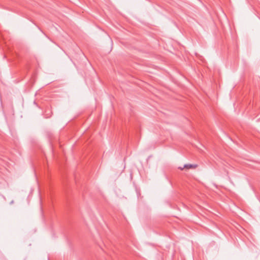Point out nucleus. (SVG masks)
Wrapping results in <instances>:
<instances>
[{
    "instance_id": "nucleus-1",
    "label": "nucleus",
    "mask_w": 260,
    "mask_h": 260,
    "mask_svg": "<svg viewBox=\"0 0 260 260\" xmlns=\"http://www.w3.org/2000/svg\"><path fill=\"white\" fill-rule=\"evenodd\" d=\"M197 165L185 164L183 166V168L186 169H195L197 167Z\"/></svg>"
},
{
    "instance_id": "nucleus-2",
    "label": "nucleus",
    "mask_w": 260,
    "mask_h": 260,
    "mask_svg": "<svg viewBox=\"0 0 260 260\" xmlns=\"http://www.w3.org/2000/svg\"><path fill=\"white\" fill-rule=\"evenodd\" d=\"M178 169H180V170H183L184 168H183V167H179Z\"/></svg>"
}]
</instances>
